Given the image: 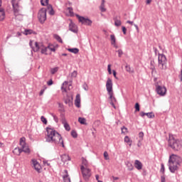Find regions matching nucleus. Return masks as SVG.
Masks as SVG:
<instances>
[{"label":"nucleus","mask_w":182,"mask_h":182,"mask_svg":"<svg viewBox=\"0 0 182 182\" xmlns=\"http://www.w3.org/2000/svg\"><path fill=\"white\" fill-rule=\"evenodd\" d=\"M181 157L178 155L172 154L168 159V168L171 173H176L178 170V166L181 163Z\"/></svg>","instance_id":"2"},{"label":"nucleus","mask_w":182,"mask_h":182,"mask_svg":"<svg viewBox=\"0 0 182 182\" xmlns=\"http://www.w3.org/2000/svg\"><path fill=\"white\" fill-rule=\"evenodd\" d=\"M50 116H52V117H53V120L55 122V123L59 122V118H58V116H56L53 113H50Z\"/></svg>","instance_id":"37"},{"label":"nucleus","mask_w":182,"mask_h":182,"mask_svg":"<svg viewBox=\"0 0 182 182\" xmlns=\"http://www.w3.org/2000/svg\"><path fill=\"white\" fill-rule=\"evenodd\" d=\"M46 9L43 8L39 10L38 13V19L42 25L45 23V21H46Z\"/></svg>","instance_id":"8"},{"label":"nucleus","mask_w":182,"mask_h":182,"mask_svg":"<svg viewBox=\"0 0 182 182\" xmlns=\"http://www.w3.org/2000/svg\"><path fill=\"white\" fill-rule=\"evenodd\" d=\"M54 38L56 39V41H58V42H59L60 43H63V41L62 40V38H60L59 36V35L58 34H55L54 35Z\"/></svg>","instance_id":"33"},{"label":"nucleus","mask_w":182,"mask_h":182,"mask_svg":"<svg viewBox=\"0 0 182 182\" xmlns=\"http://www.w3.org/2000/svg\"><path fill=\"white\" fill-rule=\"evenodd\" d=\"M134 26H135L137 32H139V26H137L136 24H134Z\"/></svg>","instance_id":"64"},{"label":"nucleus","mask_w":182,"mask_h":182,"mask_svg":"<svg viewBox=\"0 0 182 182\" xmlns=\"http://www.w3.org/2000/svg\"><path fill=\"white\" fill-rule=\"evenodd\" d=\"M125 69L127 70V72L130 73H133V71H132V68H130V65H126Z\"/></svg>","instance_id":"46"},{"label":"nucleus","mask_w":182,"mask_h":182,"mask_svg":"<svg viewBox=\"0 0 182 182\" xmlns=\"http://www.w3.org/2000/svg\"><path fill=\"white\" fill-rule=\"evenodd\" d=\"M47 134L46 136V141L47 143H53L65 147L62 136L55 129L48 127L46 128Z\"/></svg>","instance_id":"1"},{"label":"nucleus","mask_w":182,"mask_h":182,"mask_svg":"<svg viewBox=\"0 0 182 182\" xmlns=\"http://www.w3.org/2000/svg\"><path fill=\"white\" fill-rule=\"evenodd\" d=\"M42 46H43V44L41 43L35 42V47H32V50H33V52H39Z\"/></svg>","instance_id":"14"},{"label":"nucleus","mask_w":182,"mask_h":182,"mask_svg":"<svg viewBox=\"0 0 182 182\" xmlns=\"http://www.w3.org/2000/svg\"><path fill=\"white\" fill-rule=\"evenodd\" d=\"M150 65H151V69L152 70H154V65H153V61H151V63H150Z\"/></svg>","instance_id":"58"},{"label":"nucleus","mask_w":182,"mask_h":182,"mask_svg":"<svg viewBox=\"0 0 182 182\" xmlns=\"http://www.w3.org/2000/svg\"><path fill=\"white\" fill-rule=\"evenodd\" d=\"M161 173H163L164 174V164H161Z\"/></svg>","instance_id":"54"},{"label":"nucleus","mask_w":182,"mask_h":182,"mask_svg":"<svg viewBox=\"0 0 182 182\" xmlns=\"http://www.w3.org/2000/svg\"><path fill=\"white\" fill-rule=\"evenodd\" d=\"M69 31L71 32H73V33H77L78 29H77V26L73 23L72 20H70V22L69 23Z\"/></svg>","instance_id":"13"},{"label":"nucleus","mask_w":182,"mask_h":182,"mask_svg":"<svg viewBox=\"0 0 182 182\" xmlns=\"http://www.w3.org/2000/svg\"><path fill=\"white\" fill-rule=\"evenodd\" d=\"M139 137L143 138L144 136V133H143V132H139Z\"/></svg>","instance_id":"60"},{"label":"nucleus","mask_w":182,"mask_h":182,"mask_svg":"<svg viewBox=\"0 0 182 182\" xmlns=\"http://www.w3.org/2000/svg\"><path fill=\"white\" fill-rule=\"evenodd\" d=\"M111 44L113 45L114 46H116V37L114 35H111Z\"/></svg>","instance_id":"30"},{"label":"nucleus","mask_w":182,"mask_h":182,"mask_svg":"<svg viewBox=\"0 0 182 182\" xmlns=\"http://www.w3.org/2000/svg\"><path fill=\"white\" fill-rule=\"evenodd\" d=\"M82 89H84V90H89V86H87V84L86 82H85L83 85H82Z\"/></svg>","instance_id":"45"},{"label":"nucleus","mask_w":182,"mask_h":182,"mask_svg":"<svg viewBox=\"0 0 182 182\" xmlns=\"http://www.w3.org/2000/svg\"><path fill=\"white\" fill-rule=\"evenodd\" d=\"M82 164L85 168H87V161L86 159H82Z\"/></svg>","instance_id":"51"},{"label":"nucleus","mask_w":182,"mask_h":182,"mask_svg":"<svg viewBox=\"0 0 182 182\" xmlns=\"http://www.w3.org/2000/svg\"><path fill=\"white\" fill-rule=\"evenodd\" d=\"M119 58H122V55H123V50L122 49L118 50L117 51Z\"/></svg>","instance_id":"49"},{"label":"nucleus","mask_w":182,"mask_h":182,"mask_svg":"<svg viewBox=\"0 0 182 182\" xmlns=\"http://www.w3.org/2000/svg\"><path fill=\"white\" fill-rule=\"evenodd\" d=\"M47 48L51 52H55L56 51V48H55V47L53 46H48Z\"/></svg>","instance_id":"40"},{"label":"nucleus","mask_w":182,"mask_h":182,"mask_svg":"<svg viewBox=\"0 0 182 182\" xmlns=\"http://www.w3.org/2000/svg\"><path fill=\"white\" fill-rule=\"evenodd\" d=\"M68 52H71V53H75L76 55L77 53H79V49L78 48H68Z\"/></svg>","instance_id":"28"},{"label":"nucleus","mask_w":182,"mask_h":182,"mask_svg":"<svg viewBox=\"0 0 182 182\" xmlns=\"http://www.w3.org/2000/svg\"><path fill=\"white\" fill-rule=\"evenodd\" d=\"M69 83V82L68 81H65L63 84H62V86H61V90L62 92H64L65 93H66V92H68V90H66V87L65 86H68V84Z\"/></svg>","instance_id":"26"},{"label":"nucleus","mask_w":182,"mask_h":182,"mask_svg":"<svg viewBox=\"0 0 182 182\" xmlns=\"http://www.w3.org/2000/svg\"><path fill=\"white\" fill-rule=\"evenodd\" d=\"M168 143L169 147H171V149H172L175 151H178L179 150H181V142H180V140L176 139L173 135H169Z\"/></svg>","instance_id":"3"},{"label":"nucleus","mask_w":182,"mask_h":182,"mask_svg":"<svg viewBox=\"0 0 182 182\" xmlns=\"http://www.w3.org/2000/svg\"><path fill=\"white\" fill-rule=\"evenodd\" d=\"M59 70V67H55L53 68H50L51 75H55Z\"/></svg>","instance_id":"31"},{"label":"nucleus","mask_w":182,"mask_h":182,"mask_svg":"<svg viewBox=\"0 0 182 182\" xmlns=\"http://www.w3.org/2000/svg\"><path fill=\"white\" fill-rule=\"evenodd\" d=\"M65 174L63 176V178L64 182H71L70 177H69V173H68V170L64 171Z\"/></svg>","instance_id":"18"},{"label":"nucleus","mask_w":182,"mask_h":182,"mask_svg":"<svg viewBox=\"0 0 182 182\" xmlns=\"http://www.w3.org/2000/svg\"><path fill=\"white\" fill-rule=\"evenodd\" d=\"M32 161L35 170H36V171L39 173V171H41V165L38 163V161H36V159H33Z\"/></svg>","instance_id":"17"},{"label":"nucleus","mask_w":182,"mask_h":182,"mask_svg":"<svg viewBox=\"0 0 182 182\" xmlns=\"http://www.w3.org/2000/svg\"><path fill=\"white\" fill-rule=\"evenodd\" d=\"M47 9H48L49 15H55V10H53V7H52V5L48 4L47 6Z\"/></svg>","instance_id":"23"},{"label":"nucleus","mask_w":182,"mask_h":182,"mask_svg":"<svg viewBox=\"0 0 182 182\" xmlns=\"http://www.w3.org/2000/svg\"><path fill=\"white\" fill-rule=\"evenodd\" d=\"M107 70H108V73H109V75H112V65L109 64L107 65Z\"/></svg>","instance_id":"47"},{"label":"nucleus","mask_w":182,"mask_h":182,"mask_svg":"<svg viewBox=\"0 0 182 182\" xmlns=\"http://www.w3.org/2000/svg\"><path fill=\"white\" fill-rule=\"evenodd\" d=\"M48 86H52L53 85V80L50 79L49 81L47 82Z\"/></svg>","instance_id":"52"},{"label":"nucleus","mask_w":182,"mask_h":182,"mask_svg":"<svg viewBox=\"0 0 182 182\" xmlns=\"http://www.w3.org/2000/svg\"><path fill=\"white\" fill-rule=\"evenodd\" d=\"M106 89L107 94L109 95V99L111 100V102L116 103V97L113 96V81L110 78H107L106 82Z\"/></svg>","instance_id":"4"},{"label":"nucleus","mask_w":182,"mask_h":182,"mask_svg":"<svg viewBox=\"0 0 182 182\" xmlns=\"http://www.w3.org/2000/svg\"><path fill=\"white\" fill-rule=\"evenodd\" d=\"M122 32H123L124 35H126V33L127 32V28H126L125 26H122Z\"/></svg>","instance_id":"53"},{"label":"nucleus","mask_w":182,"mask_h":182,"mask_svg":"<svg viewBox=\"0 0 182 182\" xmlns=\"http://www.w3.org/2000/svg\"><path fill=\"white\" fill-rule=\"evenodd\" d=\"M161 182H166V176H161Z\"/></svg>","instance_id":"55"},{"label":"nucleus","mask_w":182,"mask_h":182,"mask_svg":"<svg viewBox=\"0 0 182 182\" xmlns=\"http://www.w3.org/2000/svg\"><path fill=\"white\" fill-rule=\"evenodd\" d=\"M158 68L160 70L167 69V58L164 54L158 53Z\"/></svg>","instance_id":"5"},{"label":"nucleus","mask_w":182,"mask_h":182,"mask_svg":"<svg viewBox=\"0 0 182 182\" xmlns=\"http://www.w3.org/2000/svg\"><path fill=\"white\" fill-rule=\"evenodd\" d=\"M43 93H45V90H41L40 91L39 95H40V96H42V95H43Z\"/></svg>","instance_id":"61"},{"label":"nucleus","mask_w":182,"mask_h":182,"mask_svg":"<svg viewBox=\"0 0 182 182\" xmlns=\"http://www.w3.org/2000/svg\"><path fill=\"white\" fill-rule=\"evenodd\" d=\"M13 153H14V154H16V156H21V153H22V149H21L19 147H16L13 150Z\"/></svg>","instance_id":"20"},{"label":"nucleus","mask_w":182,"mask_h":182,"mask_svg":"<svg viewBox=\"0 0 182 182\" xmlns=\"http://www.w3.org/2000/svg\"><path fill=\"white\" fill-rule=\"evenodd\" d=\"M121 130H122V134H126V133H128V132H129V131H128V129H127V127H122L121 128Z\"/></svg>","instance_id":"38"},{"label":"nucleus","mask_w":182,"mask_h":182,"mask_svg":"<svg viewBox=\"0 0 182 182\" xmlns=\"http://www.w3.org/2000/svg\"><path fill=\"white\" fill-rule=\"evenodd\" d=\"M23 33L24 35H32V33H35V31L32 29H26Z\"/></svg>","instance_id":"29"},{"label":"nucleus","mask_w":182,"mask_h":182,"mask_svg":"<svg viewBox=\"0 0 182 182\" xmlns=\"http://www.w3.org/2000/svg\"><path fill=\"white\" fill-rule=\"evenodd\" d=\"M127 167H128V170H129V171H132L133 170V168H134L133 164H130V163H128V164H127Z\"/></svg>","instance_id":"43"},{"label":"nucleus","mask_w":182,"mask_h":182,"mask_svg":"<svg viewBox=\"0 0 182 182\" xmlns=\"http://www.w3.org/2000/svg\"><path fill=\"white\" fill-rule=\"evenodd\" d=\"M71 136L74 138L76 139L77 137V133L76 132V131L73 130L71 132Z\"/></svg>","instance_id":"39"},{"label":"nucleus","mask_w":182,"mask_h":182,"mask_svg":"<svg viewBox=\"0 0 182 182\" xmlns=\"http://www.w3.org/2000/svg\"><path fill=\"white\" fill-rule=\"evenodd\" d=\"M75 16L77 18L79 22H80L82 25H86L87 26H92V23L93 21L92 20L85 18L84 16H81L79 14H76Z\"/></svg>","instance_id":"9"},{"label":"nucleus","mask_w":182,"mask_h":182,"mask_svg":"<svg viewBox=\"0 0 182 182\" xmlns=\"http://www.w3.org/2000/svg\"><path fill=\"white\" fill-rule=\"evenodd\" d=\"M156 92L159 96H166L167 93V88L164 86L159 85V84H156Z\"/></svg>","instance_id":"10"},{"label":"nucleus","mask_w":182,"mask_h":182,"mask_svg":"<svg viewBox=\"0 0 182 182\" xmlns=\"http://www.w3.org/2000/svg\"><path fill=\"white\" fill-rule=\"evenodd\" d=\"M5 19V11L4 9L0 8V21H4Z\"/></svg>","instance_id":"25"},{"label":"nucleus","mask_w":182,"mask_h":182,"mask_svg":"<svg viewBox=\"0 0 182 182\" xmlns=\"http://www.w3.org/2000/svg\"><path fill=\"white\" fill-rule=\"evenodd\" d=\"M110 105L114 107V109H116V106L114 105V102H110Z\"/></svg>","instance_id":"63"},{"label":"nucleus","mask_w":182,"mask_h":182,"mask_svg":"<svg viewBox=\"0 0 182 182\" xmlns=\"http://www.w3.org/2000/svg\"><path fill=\"white\" fill-rule=\"evenodd\" d=\"M48 47H44L43 46L41 47V53L43 55H48Z\"/></svg>","instance_id":"32"},{"label":"nucleus","mask_w":182,"mask_h":182,"mask_svg":"<svg viewBox=\"0 0 182 182\" xmlns=\"http://www.w3.org/2000/svg\"><path fill=\"white\" fill-rule=\"evenodd\" d=\"M72 77H76L77 76V71H73L71 74Z\"/></svg>","instance_id":"50"},{"label":"nucleus","mask_w":182,"mask_h":182,"mask_svg":"<svg viewBox=\"0 0 182 182\" xmlns=\"http://www.w3.org/2000/svg\"><path fill=\"white\" fill-rule=\"evenodd\" d=\"M134 167L136 170H141L143 168V164L139 160H135Z\"/></svg>","instance_id":"16"},{"label":"nucleus","mask_w":182,"mask_h":182,"mask_svg":"<svg viewBox=\"0 0 182 182\" xmlns=\"http://www.w3.org/2000/svg\"><path fill=\"white\" fill-rule=\"evenodd\" d=\"M112 73H113V76L115 77V79H117V77L116 76V75H117L116 70H113Z\"/></svg>","instance_id":"59"},{"label":"nucleus","mask_w":182,"mask_h":182,"mask_svg":"<svg viewBox=\"0 0 182 182\" xmlns=\"http://www.w3.org/2000/svg\"><path fill=\"white\" fill-rule=\"evenodd\" d=\"M113 20L114 21L115 26H122V21L117 19V16L114 17Z\"/></svg>","instance_id":"24"},{"label":"nucleus","mask_w":182,"mask_h":182,"mask_svg":"<svg viewBox=\"0 0 182 182\" xmlns=\"http://www.w3.org/2000/svg\"><path fill=\"white\" fill-rule=\"evenodd\" d=\"M65 105H68L70 107V106H73V102H72V98L70 97H67V98L65 100Z\"/></svg>","instance_id":"22"},{"label":"nucleus","mask_w":182,"mask_h":182,"mask_svg":"<svg viewBox=\"0 0 182 182\" xmlns=\"http://www.w3.org/2000/svg\"><path fill=\"white\" fill-rule=\"evenodd\" d=\"M139 115L141 116V117H144V116H146V113L144 112H141L139 113Z\"/></svg>","instance_id":"56"},{"label":"nucleus","mask_w":182,"mask_h":182,"mask_svg":"<svg viewBox=\"0 0 182 182\" xmlns=\"http://www.w3.org/2000/svg\"><path fill=\"white\" fill-rule=\"evenodd\" d=\"M179 79H180L181 82H182V70H181V73L179 75Z\"/></svg>","instance_id":"62"},{"label":"nucleus","mask_w":182,"mask_h":182,"mask_svg":"<svg viewBox=\"0 0 182 182\" xmlns=\"http://www.w3.org/2000/svg\"><path fill=\"white\" fill-rule=\"evenodd\" d=\"M68 11L71 16H73V8L68 7Z\"/></svg>","instance_id":"42"},{"label":"nucleus","mask_w":182,"mask_h":182,"mask_svg":"<svg viewBox=\"0 0 182 182\" xmlns=\"http://www.w3.org/2000/svg\"><path fill=\"white\" fill-rule=\"evenodd\" d=\"M61 157V161L63 163H66V161H70L71 159L69 154H63V155L60 156Z\"/></svg>","instance_id":"15"},{"label":"nucleus","mask_w":182,"mask_h":182,"mask_svg":"<svg viewBox=\"0 0 182 182\" xmlns=\"http://www.w3.org/2000/svg\"><path fill=\"white\" fill-rule=\"evenodd\" d=\"M41 4L43 6H48L49 5V0H41Z\"/></svg>","instance_id":"34"},{"label":"nucleus","mask_w":182,"mask_h":182,"mask_svg":"<svg viewBox=\"0 0 182 182\" xmlns=\"http://www.w3.org/2000/svg\"><path fill=\"white\" fill-rule=\"evenodd\" d=\"M124 143H127L129 147H132V144L133 143V141L130 139V137L129 136H125L124 139Z\"/></svg>","instance_id":"21"},{"label":"nucleus","mask_w":182,"mask_h":182,"mask_svg":"<svg viewBox=\"0 0 182 182\" xmlns=\"http://www.w3.org/2000/svg\"><path fill=\"white\" fill-rule=\"evenodd\" d=\"M80 170L84 180L85 181H89L90 177H92V170L89 168H85V166L83 165L80 166Z\"/></svg>","instance_id":"6"},{"label":"nucleus","mask_w":182,"mask_h":182,"mask_svg":"<svg viewBox=\"0 0 182 182\" xmlns=\"http://www.w3.org/2000/svg\"><path fill=\"white\" fill-rule=\"evenodd\" d=\"M19 144L21 146L22 152L23 151V153H26L27 154L31 153V149H29V146L26 144V138H25V136L20 139Z\"/></svg>","instance_id":"7"},{"label":"nucleus","mask_w":182,"mask_h":182,"mask_svg":"<svg viewBox=\"0 0 182 182\" xmlns=\"http://www.w3.org/2000/svg\"><path fill=\"white\" fill-rule=\"evenodd\" d=\"M154 51L155 53V55H157V53L159 54V50H157V48L156 47H154Z\"/></svg>","instance_id":"57"},{"label":"nucleus","mask_w":182,"mask_h":182,"mask_svg":"<svg viewBox=\"0 0 182 182\" xmlns=\"http://www.w3.org/2000/svg\"><path fill=\"white\" fill-rule=\"evenodd\" d=\"M104 157L105 160H109V154L107 153V151H105L104 152Z\"/></svg>","instance_id":"48"},{"label":"nucleus","mask_w":182,"mask_h":182,"mask_svg":"<svg viewBox=\"0 0 182 182\" xmlns=\"http://www.w3.org/2000/svg\"><path fill=\"white\" fill-rule=\"evenodd\" d=\"M61 123L63 124L65 130L67 132H70V125L68 123V121H66V118L65 117V115H62L61 117Z\"/></svg>","instance_id":"12"},{"label":"nucleus","mask_w":182,"mask_h":182,"mask_svg":"<svg viewBox=\"0 0 182 182\" xmlns=\"http://www.w3.org/2000/svg\"><path fill=\"white\" fill-rule=\"evenodd\" d=\"M145 116H147V117H149V119H153L154 117V113L146 112V113H145Z\"/></svg>","instance_id":"36"},{"label":"nucleus","mask_w":182,"mask_h":182,"mask_svg":"<svg viewBox=\"0 0 182 182\" xmlns=\"http://www.w3.org/2000/svg\"><path fill=\"white\" fill-rule=\"evenodd\" d=\"M135 112H140V105L138 102L135 104Z\"/></svg>","instance_id":"41"},{"label":"nucleus","mask_w":182,"mask_h":182,"mask_svg":"<svg viewBox=\"0 0 182 182\" xmlns=\"http://www.w3.org/2000/svg\"><path fill=\"white\" fill-rule=\"evenodd\" d=\"M76 107H80V95L77 94L75 100Z\"/></svg>","instance_id":"19"},{"label":"nucleus","mask_w":182,"mask_h":182,"mask_svg":"<svg viewBox=\"0 0 182 182\" xmlns=\"http://www.w3.org/2000/svg\"><path fill=\"white\" fill-rule=\"evenodd\" d=\"M11 5L13 6L14 15L16 19H18V17L21 16V10L19 9V4L15 1V0H11Z\"/></svg>","instance_id":"11"},{"label":"nucleus","mask_w":182,"mask_h":182,"mask_svg":"<svg viewBox=\"0 0 182 182\" xmlns=\"http://www.w3.org/2000/svg\"><path fill=\"white\" fill-rule=\"evenodd\" d=\"M41 120L42 122L44 123V124H48V120L46 119V118H45V117L42 116L41 117Z\"/></svg>","instance_id":"44"},{"label":"nucleus","mask_w":182,"mask_h":182,"mask_svg":"<svg viewBox=\"0 0 182 182\" xmlns=\"http://www.w3.org/2000/svg\"><path fill=\"white\" fill-rule=\"evenodd\" d=\"M78 122H79V123H80V124H86V119H85L83 117H79Z\"/></svg>","instance_id":"35"},{"label":"nucleus","mask_w":182,"mask_h":182,"mask_svg":"<svg viewBox=\"0 0 182 182\" xmlns=\"http://www.w3.org/2000/svg\"><path fill=\"white\" fill-rule=\"evenodd\" d=\"M101 12H106V8H105V0H102L101 5L100 6Z\"/></svg>","instance_id":"27"}]
</instances>
